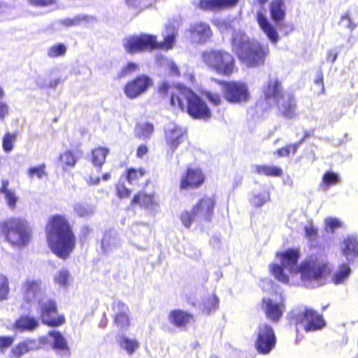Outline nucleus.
I'll return each mask as SVG.
<instances>
[{
  "label": "nucleus",
  "instance_id": "f257e3e1",
  "mask_svg": "<svg viewBox=\"0 0 358 358\" xmlns=\"http://www.w3.org/2000/svg\"><path fill=\"white\" fill-rule=\"evenodd\" d=\"M46 235L50 249L59 258L66 259L76 247V237L63 215H56L49 219Z\"/></svg>",
  "mask_w": 358,
  "mask_h": 358
},
{
  "label": "nucleus",
  "instance_id": "f03ea898",
  "mask_svg": "<svg viewBox=\"0 0 358 358\" xmlns=\"http://www.w3.org/2000/svg\"><path fill=\"white\" fill-rule=\"evenodd\" d=\"M281 265L274 264L270 266V271L276 280L284 283L289 282V277L284 272V268L287 269L292 274L300 273L301 280L305 282L311 280L313 278V260L308 257L303 261L299 266L297 262L300 256V252L297 249H288L278 254Z\"/></svg>",
  "mask_w": 358,
  "mask_h": 358
},
{
  "label": "nucleus",
  "instance_id": "7ed1b4c3",
  "mask_svg": "<svg viewBox=\"0 0 358 358\" xmlns=\"http://www.w3.org/2000/svg\"><path fill=\"white\" fill-rule=\"evenodd\" d=\"M231 44L239 59L248 66H257L264 64L269 52L268 45H262L256 41L250 40L241 29L233 31Z\"/></svg>",
  "mask_w": 358,
  "mask_h": 358
},
{
  "label": "nucleus",
  "instance_id": "20e7f679",
  "mask_svg": "<svg viewBox=\"0 0 358 358\" xmlns=\"http://www.w3.org/2000/svg\"><path fill=\"white\" fill-rule=\"evenodd\" d=\"M178 34L177 28L173 24H168L163 32L164 42L158 43L154 35L142 34L138 36H130L123 40L125 50L130 54L145 50L155 48L171 49Z\"/></svg>",
  "mask_w": 358,
  "mask_h": 358
},
{
  "label": "nucleus",
  "instance_id": "39448f33",
  "mask_svg": "<svg viewBox=\"0 0 358 358\" xmlns=\"http://www.w3.org/2000/svg\"><path fill=\"white\" fill-rule=\"evenodd\" d=\"M171 104L178 106L182 111L195 119L208 120L211 116L210 110L204 101L192 90L185 86H180L172 92Z\"/></svg>",
  "mask_w": 358,
  "mask_h": 358
},
{
  "label": "nucleus",
  "instance_id": "423d86ee",
  "mask_svg": "<svg viewBox=\"0 0 358 358\" xmlns=\"http://www.w3.org/2000/svg\"><path fill=\"white\" fill-rule=\"evenodd\" d=\"M0 230L8 242L19 248L25 246L30 240L27 222L20 217H11L1 222Z\"/></svg>",
  "mask_w": 358,
  "mask_h": 358
},
{
  "label": "nucleus",
  "instance_id": "0eeeda50",
  "mask_svg": "<svg viewBox=\"0 0 358 358\" xmlns=\"http://www.w3.org/2000/svg\"><path fill=\"white\" fill-rule=\"evenodd\" d=\"M201 58L204 64L216 73L229 76L235 68V59L232 55L220 49H211L204 51Z\"/></svg>",
  "mask_w": 358,
  "mask_h": 358
},
{
  "label": "nucleus",
  "instance_id": "6e6552de",
  "mask_svg": "<svg viewBox=\"0 0 358 358\" xmlns=\"http://www.w3.org/2000/svg\"><path fill=\"white\" fill-rule=\"evenodd\" d=\"M40 313L42 322L50 327L60 326L64 323L63 315L57 313V306L55 301L48 295L34 306Z\"/></svg>",
  "mask_w": 358,
  "mask_h": 358
},
{
  "label": "nucleus",
  "instance_id": "1a4fd4ad",
  "mask_svg": "<svg viewBox=\"0 0 358 358\" xmlns=\"http://www.w3.org/2000/svg\"><path fill=\"white\" fill-rule=\"evenodd\" d=\"M225 99L233 103H241L248 101L250 93L246 84L241 82H224L222 84Z\"/></svg>",
  "mask_w": 358,
  "mask_h": 358
},
{
  "label": "nucleus",
  "instance_id": "9d476101",
  "mask_svg": "<svg viewBox=\"0 0 358 358\" xmlns=\"http://www.w3.org/2000/svg\"><path fill=\"white\" fill-rule=\"evenodd\" d=\"M22 292L24 301L31 307L35 306L40 299L47 296L45 287L41 281L28 278L22 285Z\"/></svg>",
  "mask_w": 358,
  "mask_h": 358
},
{
  "label": "nucleus",
  "instance_id": "9b49d317",
  "mask_svg": "<svg viewBox=\"0 0 358 358\" xmlns=\"http://www.w3.org/2000/svg\"><path fill=\"white\" fill-rule=\"evenodd\" d=\"M275 345V336L273 328L268 324L263 323L257 329V338L255 346L259 352L268 353Z\"/></svg>",
  "mask_w": 358,
  "mask_h": 358
},
{
  "label": "nucleus",
  "instance_id": "f8f14e48",
  "mask_svg": "<svg viewBox=\"0 0 358 358\" xmlns=\"http://www.w3.org/2000/svg\"><path fill=\"white\" fill-rule=\"evenodd\" d=\"M289 316L296 325V331L304 330L310 332L313 330V310L300 306L292 310Z\"/></svg>",
  "mask_w": 358,
  "mask_h": 358
},
{
  "label": "nucleus",
  "instance_id": "ddd939ff",
  "mask_svg": "<svg viewBox=\"0 0 358 358\" xmlns=\"http://www.w3.org/2000/svg\"><path fill=\"white\" fill-rule=\"evenodd\" d=\"M215 199L213 196H204L192 208L196 218V223L203 224L209 222L214 213Z\"/></svg>",
  "mask_w": 358,
  "mask_h": 358
},
{
  "label": "nucleus",
  "instance_id": "4468645a",
  "mask_svg": "<svg viewBox=\"0 0 358 358\" xmlns=\"http://www.w3.org/2000/svg\"><path fill=\"white\" fill-rule=\"evenodd\" d=\"M152 85V79L142 75L129 82L124 86V92L128 98L134 99L143 94Z\"/></svg>",
  "mask_w": 358,
  "mask_h": 358
},
{
  "label": "nucleus",
  "instance_id": "2eb2a0df",
  "mask_svg": "<svg viewBox=\"0 0 358 358\" xmlns=\"http://www.w3.org/2000/svg\"><path fill=\"white\" fill-rule=\"evenodd\" d=\"M164 132L166 144L173 154L184 141L185 129L174 122H169L166 125Z\"/></svg>",
  "mask_w": 358,
  "mask_h": 358
},
{
  "label": "nucleus",
  "instance_id": "dca6fc26",
  "mask_svg": "<svg viewBox=\"0 0 358 358\" xmlns=\"http://www.w3.org/2000/svg\"><path fill=\"white\" fill-rule=\"evenodd\" d=\"M113 310L116 326L122 330H127L130 326V312L128 306L121 301H114Z\"/></svg>",
  "mask_w": 358,
  "mask_h": 358
},
{
  "label": "nucleus",
  "instance_id": "f3484780",
  "mask_svg": "<svg viewBox=\"0 0 358 358\" xmlns=\"http://www.w3.org/2000/svg\"><path fill=\"white\" fill-rule=\"evenodd\" d=\"M204 182V176L199 169H188L181 176L180 189H196Z\"/></svg>",
  "mask_w": 358,
  "mask_h": 358
},
{
  "label": "nucleus",
  "instance_id": "a211bd4d",
  "mask_svg": "<svg viewBox=\"0 0 358 358\" xmlns=\"http://www.w3.org/2000/svg\"><path fill=\"white\" fill-rule=\"evenodd\" d=\"M262 308L267 319L273 322H278L285 311V305L269 298L262 299Z\"/></svg>",
  "mask_w": 358,
  "mask_h": 358
},
{
  "label": "nucleus",
  "instance_id": "6ab92c4d",
  "mask_svg": "<svg viewBox=\"0 0 358 358\" xmlns=\"http://www.w3.org/2000/svg\"><path fill=\"white\" fill-rule=\"evenodd\" d=\"M262 92L267 101L275 102L285 93L282 91L281 83L276 77H269L268 80L262 86Z\"/></svg>",
  "mask_w": 358,
  "mask_h": 358
},
{
  "label": "nucleus",
  "instance_id": "aec40b11",
  "mask_svg": "<svg viewBox=\"0 0 358 358\" xmlns=\"http://www.w3.org/2000/svg\"><path fill=\"white\" fill-rule=\"evenodd\" d=\"M190 38L194 43H205L212 35L210 26L204 22H196L189 28Z\"/></svg>",
  "mask_w": 358,
  "mask_h": 358
},
{
  "label": "nucleus",
  "instance_id": "412c9836",
  "mask_svg": "<svg viewBox=\"0 0 358 358\" xmlns=\"http://www.w3.org/2000/svg\"><path fill=\"white\" fill-rule=\"evenodd\" d=\"M48 336L51 338L50 343L52 348L60 357H69L70 348L63 335L58 331H50Z\"/></svg>",
  "mask_w": 358,
  "mask_h": 358
},
{
  "label": "nucleus",
  "instance_id": "4be33fe9",
  "mask_svg": "<svg viewBox=\"0 0 358 358\" xmlns=\"http://www.w3.org/2000/svg\"><path fill=\"white\" fill-rule=\"evenodd\" d=\"M257 21L261 29L266 34L271 43L275 45L280 41V36L277 29L271 23L267 17L262 12H258L257 14Z\"/></svg>",
  "mask_w": 358,
  "mask_h": 358
},
{
  "label": "nucleus",
  "instance_id": "5701e85b",
  "mask_svg": "<svg viewBox=\"0 0 358 358\" xmlns=\"http://www.w3.org/2000/svg\"><path fill=\"white\" fill-rule=\"evenodd\" d=\"M131 204L139 205L141 208L149 210L153 214L157 213L159 208V206L155 201L153 195L143 192L138 193L134 196Z\"/></svg>",
  "mask_w": 358,
  "mask_h": 358
},
{
  "label": "nucleus",
  "instance_id": "b1692460",
  "mask_svg": "<svg viewBox=\"0 0 358 358\" xmlns=\"http://www.w3.org/2000/svg\"><path fill=\"white\" fill-rule=\"evenodd\" d=\"M279 112L285 117L291 118L295 114L296 103L293 97L289 94H285L277 99Z\"/></svg>",
  "mask_w": 358,
  "mask_h": 358
},
{
  "label": "nucleus",
  "instance_id": "393cba45",
  "mask_svg": "<svg viewBox=\"0 0 358 358\" xmlns=\"http://www.w3.org/2000/svg\"><path fill=\"white\" fill-rule=\"evenodd\" d=\"M169 322L176 327L183 329L193 320V315L187 311L177 309L169 314Z\"/></svg>",
  "mask_w": 358,
  "mask_h": 358
},
{
  "label": "nucleus",
  "instance_id": "a878e982",
  "mask_svg": "<svg viewBox=\"0 0 358 358\" xmlns=\"http://www.w3.org/2000/svg\"><path fill=\"white\" fill-rule=\"evenodd\" d=\"M238 1L239 0H200L199 6L203 10L216 11L234 7L237 4Z\"/></svg>",
  "mask_w": 358,
  "mask_h": 358
},
{
  "label": "nucleus",
  "instance_id": "bb28decb",
  "mask_svg": "<svg viewBox=\"0 0 358 358\" xmlns=\"http://www.w3.org/2000/svg\"><path fill=\"white\" fill-rule=\"evenodd\" d=\"M341 252L349 262L358 257V240L356 236H348L343 239Z\"/></svg>",
  "mask_w": 358,
  "mask_h": 358
},
{
  "label": "nucleus",
  "instance_id": "cd10ccee",
  "mask_svg": "<svg viewBox=\"0 0 358 358\" xmlns=\"http://www.w3.org/2000/svg\"><path fill=\"white\" fill-rule=\"evenodd\" d=\"M121 240L116 231L105 233L101 241V248L105 254H108L121 246Z\"/></svg>",
  "mask_w": 358,
  "mask_h": 358
},
{
  "label": "nucleus",
  "instance_id": "c85d7f7f",
  "mask_svg": "<svg viewBox=\"0 0 358 358\" xmlns=\"http://www.w3.org/2000/svg\"><path fill=\"white\" fill-rule=\"evenodd\" d=\"M271 18L278 24L282 21L286 15V5L285 0H272L269 4Z\"/></svg>",
  "mask_w": 358,
  "mask_h": 358
},
{
  "label": "nucleus",
  "instance_id": "c756f323",
  "mask_svg": "<svg viewBox=\"0 0 358 358\" xmlns=\"http://www.w3.org/2000/svg\"><path fill=\"white\" fill-rule=\"evenodd\" d=\"M9 181L8 180H1V186L0 187V194L3 195L6 205L10 210H14L16 208V204L19 200L14 189L8 188Z\"/></svg>",
  "mask_w": 358,
  "mask_h": 358
},
{
  "label": "nucleus",
  "instance_id": "7c9ffc66",
  "mask_svg": "<svg viewBox=\"0 0 358 358\" xmlns=\"http://www.w3.org/2000/svg\"><path fill=\"white\" fill-rule=\"evenodd\" d=\"M38 326V320L30 315H22L15 322V327L20 331H33Z\"/></svg>",
  "mask_w": 358,
  "mask_h": 358
},
{
  "label": "nucleus",
  "instance_id": "2f4dec72",
  "mask_svg": "<svg viewBox=\"0 0 358 358\" xmlns=\"http://www.w3.org/2000/svg\"><path fill=\"white\" fill-rule=\"evenodd\" d=\"M119 345L121 349L124 350L129 356H131L140 347L136 339L130 338L124 334L120 336Z\"/></svg>",
  "mask_w": 358,
  "mask_h": 358
},
{
  "label": "nucleus",
  "instance_id": "473e14b6",
  "mask_svg": "<svg viewBox=\"0 0 358 358\" xmlns=\"http://www.w3.org/2000/svg\"><path fill=\"white\" fill-rule=\"evenodd\" d=\"M38 348V344L35 340H27L19 343L12 350V353L15 357H20L24 354Z\"/></svg>",
  "mask_w": 358,
  "mask_h": 358
},
{
  "label": "nucleus",
  "instance_id": "72a5a7b5",
  "mask_svg": "<svg viewBox=\"0 0 358 358\" xmlns=\"http://www.w3.org/2000/svg\"><path fill=\"white\" fill-rule=\"evenodd\" d=\"M352 273L350 265L348 263H343L339 265L338 270L332 276L331 280L334 285L344 283Z\"/></svg>",
  "mask_w": 358,
  "mask_h": 358
},
{
  "label": "nucleus",
  "instance_id": "f704fd0d",
  "mask_svg": "<svg viewBox=\"0 0 358 358\" xmlns=\"http://www.w3.org/2000/svg\"><path fill=\"white\" fill-rule=\"evenodd\" d=\"M270 199V194L266 189L261 191H253L249 201L252 206L255 207H262Z\"/></svg>",
  "mask_w": 358,
  "mask_h": 358
},
{
  "label": "nucleus",
  "instance_id": "c9c22d12",
  "mask_svg": "<svg viewBox=\"0 0 358 358\" xmlns=\"http://www.w3.org/2000/svg\"><path fill=\"white\" fill-rule=\"evenodd\" d=\"M252 168L253 171L259 175L275 177L282 174V169L275 166L255 165Z\"/></svg>",
  "mask_w": 358,
  "mask_h": 358
},
{
  "label": "nucleus",
  "instance_id": "e433bc0d",
  "mask_svg": "<svg viewBox=\"0 0 358 358\" xmlns=\"http://www.w3.org/2000/svg\"><path fill=\"white\" fill-rule=\"evenodd\" d=\"M78 159V157L69 150L64 152L59 156V161L64 170H66L67 168H73Z\"/></svg>",
  "mask_w": 358,
  "mask_h": 358
},
{
  "label": "nucleus",
  "instance_id": "4c0bfd02",
  "mask_svg": "<svg viewBox=\"0 0 358 358\" xmlns=\"http://www.w3.org/2000/svg\"><path fill=\"white\" fill-rule=\"evenodd\" d=\"M145 174L143 169H136L130 168L127 170L124 177H122L121 180H126L129 185H136L138 182V180Z\"/></svg>",
  "mask_w": 358,
  "mask_h": 358
},
{
  "label": "nucleus",
  "instance_id": "58836bf2",
  "mask_svg": "<svg viewBox=\"0 0 358 358\" xmlns=\"http://www.w3.org/2000/svg\"><path fill=\"white\" fill-rule=\"evenodd\" d=\"M108 153V150L105 148H97L92 151V162L99 168H101L106 160V157Z\"/></svg>",
  "mask_w": 358,
  "mask_h": 358
},
{
  "label": "nucleus",
  "instance_id": "ea45409f",
  "mask_svg": "<svg viewBox=\"0 0 358 358\" xmlns=\"http://www.w3.org/2000/svg\"><path fill=\"white\" fill-rule=\"evenodd\" d=\"M157 64L167 69L170 74L176 76H180L179 69L172 59L160 56L157 58Z\"/></svg>",
  "mask_w": 358,
  "mask_h": 358
},
{
  "label": "nucleus",
  "instance_id": "a19ab883",
  "mask_svg": "<svg viewBox=\"0 0 358 358\" xmlns=\"http://www.w3.org/2000/svg\"><path fill=\"white\" fill-rule=\"evenodd\" d=\"M71 280L70 273L66 269H61L54 276L55 282L64 288L69 286Z\"/></svg>",
  "mask_w": 358,
  "mask_h": 358
},
{
  "label": "nucleus",
  "instance_id": "79ce46f5",
  "mask_svg": "<svg viewBox=\"0 0 358 358\" xmlns=\"http://www.w3.org/2000/svg\"><path fill=\"white\" fill-rule=\"evenodd\" d=\"M153 131V125L148 122L138 124L135 129L137 136L142 139L150 138L152 134Z\"/></svg>",
  "mask_w": 358,
  "mask_h": 358
},
{
  "label": "nucleus",
  "instance_id": "37998d69",
  "mask_svg": "<svg viewBox=\"0 0 358 358\" xmlns=\"http://www.w3.org/2000/svg\"><path fill=\"white\" fill-rule=\"evenodd\" d=\"M219 300L216 295H208L203 299V311L210 314L218 308Z\"/></svg>",
  "mask_w": 358,
  "mask_h": 358
},
{
  "label": "nucleus",
  "instance_id": "c03bdc74",
  "mask_svg": "<svg viewBox=\"0 0 358 358\" xmlns=\"http://www.w3.org/2000/svg\"><path fill=\"white\" fill-rule=\"evenodd\" d=\"M330 272L331 269L327 262H317L315 259V280L326 278Z\"/></svg>",
  "mask_w": 358,
  "mask_h": 358
},
{
  "label": "nucleus",
  "instance_id": "a18cd8bd",
  "mask_svg": "<svg viewBox=\"0 0 358 358\" xmlns=\"http://www.w3.org/2000/svg\"><path fill=\"white\" fill-rule=\"evenodd\" d=\"M324 230L329 233H334L336 230L343 227V222L338 218L328 217L324 219Z\"/></svg>",
  "mask_w": 358,
  "mask_h": 358
},
{
  "label": "nucleus",
  "instance_id": "49530a36",
  "mask_svg": "<svg viewBox=\"0 0 358 358\" xmlns=\"http://www.w3.org/2000/svg\"><path fill=\"white\" fill-rule=\"evenodd\" d=\"M74 212L80 217H87L93 215L95 208L86 203H77L73 206Z\"/></svg>",
  "mask_w": 358,
  "mask_h": 358
},
{
  "label": "nucleus",
  "instance_id": "de8ad7c7",
  "mask_svg": "<svg viewBox=\"0 0 358 358\" xmlns=\"http://www.w3.org/2000/svg\"><path fill=\"white\" fill-rule=\"evenodd\" d=\"M66 46L63 43H58L51 46L48 52L47 55L50 58H55L64 56L66 52Z\"/></svg>",
  "mask_w": 358,
  "mask_h": 358
},
{
  "label": "nucleus",
  "instance_id": "09e8293b",
  "mask_svg": "<svg viewBox=\"0 0 358 358\" xmlns=\"http://www.w3.org/2000/svg\"><path fill=\"white\" fill-rule=\"evenodd\" d=\"M180 220L184 227L187 229L190 228L193 222H196V218L193 209L190 211L182 212L180 215Z\"/></svg>",
  "mask_w": 358,
  "mask_h": 358
},
{
  "label": "nucleus",
  "instance_id": "8fccbe9b",
  "mask_svg": "<svg viewBox=\"0 0 358 358\" xmlns=\"http://www.w3.org/2000/svg\"><path fill=\"white\" fill-rule=\"evenodd\" d=\"M17 137L16 134L6 133L3 138V149L6 152H10L13 148V143Z\"/></svg>",
  "mask_w": 358,
  "mask_h": 358
},
{
  "label": "nucleus",
  "instance_id": "3c124183",
  "mask_svg": "<svg viewBox=\"0 0 358 358\" xmlns=\"http://www.w3.org/2000/svg\"><path fill=\"white\" fill-rule=\"evenodd\" d=\"M8 292V280L5 275H0V301L6 299Z\"/></svg>",
  "mask_w": 358,
  "mask_h": 358
},
{
  "label": "nucleus",
  "instance_id": "603ef678",
  "mask_svg": "<svg viewBox=\"0 0 358 358\" xmlns=\"http://www.w3.org/2000/svg\"><path fill=\"white\" fill-rule=\"evenodd\" d=\"M322 180L326 185H332L338 183L339 181V178L335 173L332 171H328L324 174Z\"/></svg>",
  "mask_w": 358,
  "mask_h": 358
},
{
  "label": "nucleus",
  "instance_id": "864d4df0",
  "mask_svg": "<svg viewBox=\"0 0 358 358\" xmlns=\"http://www.w3.org/2000/svg\"><path fill=\"white\" fill-rule=\"evenodd\" d=\"M45 164L31 167L28 171V175L31 178L36 176L38 179H41L42 177L45 175Z\"/></svg>",
  "mask_w": 358,
  "mask_h": 358
},
{
  "label": "nucleus",
  "instance_id": "5fc2aeb1",
  "mask_svg": "<svg viewBox=\"0 0 358 358\" xmlns=\"http://www.w3.org/2000/svg\"><path fill=\"white\" fill-rule=\"evenodd\" d=\"M117 195L120 198H126L130 196L131 189L123 182H120L117 185Z\"/></svg>",
  "mask_w": 358,
  "mask_h": 358
},
{
  "label": "nucleus",
  "instance_id": "6e6d98bb",
  "mask_svg": "<svg viewBox=\"0 0 358 358\" xmlns=\"http://www.w3.org/2000/svg\"><path fill=\"white\" fill-rule=\"evenodd\" d=\"M182 86L181 85H178L174 87H171L167 82H163L159 88V92L162 94H167L171 93V98L172 97V92H175V89Z\"/></svg>",
  "mask_w": 358,
  "mask_h": 358
},
{
  "label": "nucleus",
  "instance_id": "4d7b16f0",
  "mask_svg": "<svg viewBox=\"0 0 358 358\" xmlns=\"http://www.w3.org/2000/svg\"><path fill=\"white\" fill-rule=\"evenodd\" d=\"M326 326V322L322 315L315 313V331L320 330Z\"/></svg>",
  "mask_w": 358,
  "mask_h": 358
},
{
  "label": "nucleus",
  "instance_id": "13d9d810",
  "mask_svg": "<svg viewBox=\"0 0 358 358\" xmlns=\"http://www.w3.org/2000/svg\"><path fill=\"white\" fill-rule=\"evenodd\" d=\"M14 338L10 336L0 337V348H7L13 343Z\"/></svg>",
  "mask_w": 358,
  "mask_h": 358
},
{
  "label": "nucleus",
  "instance_id": "bf43d9fd",
  "mask_svg": "<svg viewBox=\"0 0 358 358\" xmlns=\"http://www.w3.org/2000/svg\"><path fill=\"white\" fill-rule=\"evenodd\" d=\"M341 21H348L347 27L350 29L351 31L354 30L357 27L356 24L352 21L350 13L348 12H346L344 15H343L341 17Z\"/></svg>",
  "mask_w": 358,
  "mask_h": 358
},
{
  "label": "nucleus",
  "instance_id": "052dcab7",
  "mask_svg": "<svg viewBox=\"0 0 358 358\" xmlns=\"http://www.w3.org/2000/svg\"><path fill=\"white\" fill-rule=\"evenodd\" d=\"M81 21L80 17L78 16L72 19H65L62 21V24L66 27H71L78 24Z\"/></svg>",
  "mask_w": 358,
  "mask_h": 358
},
{
  "label": "nucleus",
  "instance_id": "680f3d73",
  "mask_svg": "<svg viewBox=\"0 0 358 358\" xmlns=\"http://www.w3.org/2000/svg\"><path fill=\"white\" fill-rule=\"evenodd\" d=\"M29 4L34 6H45L53 3V0H28Z\"/></svg>",
  "mask_w": 358,
  "mask_h": 358
},
{
  "label": "nucleus",
  "instance_id": "e2e57ef3",
  "mask_svg": "<svg viewBox=\"0 0 358 358\" xmlns=\"http://www.w3.org/2000/svg\"><path fill=\"white\" fill-rule=\"evenodd\" d=\"M306 135L303 137V139L300 140L299 142L293 143V144H289L286 146L287 150L289 152V155L290 154L294 155L296 153L299 145L302 143V142L304 140V138H306Z\"/></svg>",
  "mask_w": 358,
  "mask_h": 358
},
{
  "label": "nucleus",
  "instance_id": "0e129e2a",
  "mask_svg": "<svg viewBox=\"0 0 358 358\" xmlns=\"http://www.w3.org/2000/svg\"><path fill=\"white\" fill-rule=\"evenodd\" d=\"M138 68L136 64L134 62H129L122 71V75L126 76L131 72L135 71Z\"/></svg>",
  "mask_w": 358,
  "mask_h": 358
},
{
  "label": "nucleus",
  "instance_id": "69168bd1",
  "mask_svg": "<svg viewBox=\"0 0 358 358\" xmlns=\"http://www.w3.org/2000/svg\"><path fill=\"white\" fill-rule=\"evenodd\" d=\"M208 99L213 103L214 105H218L220 103V96L217 94H213L211 92H207L206 94Z\"/></svg>",
  "mask_w": 358,
  "mask_h": 358
},
{
  "label": "nucleus",
  "instance_id": "338daca9",
  "mask_svg": "<svg viewBox=\"0 0 358 358\" xmlns=\"http://www.w3.org/2000/svg\"><path fill=\"white\" fill-rule=\"evenodd\" d=\"M305 235L306 237L309 240L310 247H312V238L313 236V226L310 224L309 226L305 227Z\"/></svg>",
  "mask_w": 358,
  "mask_h": 358
},
{
  "label": "nucleus",
  "instance_id": "774afa93",
  "mask_svg": "<svg viewBox=\"0 0 358 358\" xmlns=\"http://www.w3.org/2000/svg\"><path fill=\"white\" fill-rule=\"evenodd\" d=\"M315 85L319 87V91L317 92L318 94H322L324 93L325 90L322 76H320L316 80H315Z\"/></svg>",
  "mask_w": 358,
  "mask_h": 358
}]
</instances>
